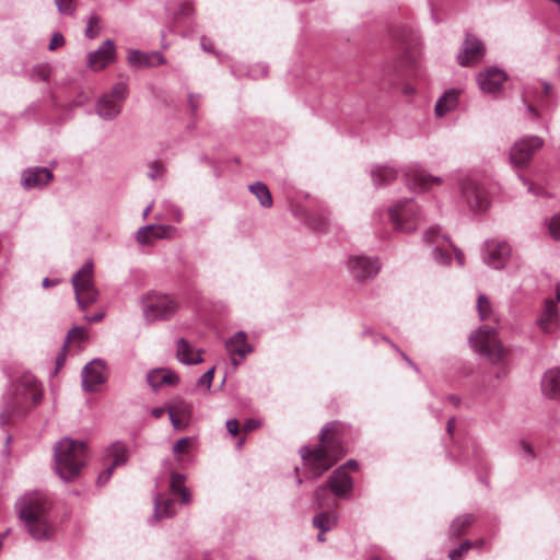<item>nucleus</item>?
Masks as SVG:
<instances>
[{
    "label": "nucleus",
    "instance_id": "cd10ccee",
    "mask_svg": "<svg viewBox=\"0 0 560 560\" xmlns=\"http://www.w3.org/2000/svg\"><path fill=\"white\" fill-rule=\"evenodd\" d=\"M540 328L547 332L552 334L560 327V315L556 303L552 300L545 302L544 311L538 319Z\"/></svg>",
    "mask_w": 560,
    "mask_h": 560
},
{
    "label": "nucleus",
    "instance_id": "a211bd4d",
    "mask_svg": "<svg viewBox=\"0 0 560 560\" xmlns=\"http://www.w3.org/2000/svg\"><path fill=\"white\" fill-rule=\"evenodd\" d=\"M326 485L336 498L346 497L353 489V480L346 471V466L335 469Z\"/></svg>",
    "mask_w": 560,
    "mask_h": 560
},
{
    "label": "nucleus",
    "instance_id": "b1692460",
    "mask_svg": "<svg viewBox=\"0 0 560 560\" xmlns=\"http://www.w3.org/2000/svg\"><path fill=\"white\" fill-rule=\"evenodd\" d=\"M406 175L408 185L413 190L425 191L432 185L442 184L441 177L432 176L419 168H411Z\"/></svg>",
    "mask_w": 560,
    "mask_h": 560
},
{
    "label": "nucleus",
    "instance_id": "8fccbe9b",
    "mask_svg": "<svg viewBox=\"0 0 560 560\" xmlns=\"http://www.w3.org/2000/svg\"><path fill=\"white\" fill-rule=\"evenodd\" d=\"M61 14L72 15L75 11V0H54Z\"/></svg>",
    "mask_w": 560,
    "mask_h": 560
},
{
    "label": "nucleus",
    "instance_id": "5fc2aeb1",
    "mask_svg": "<svg viewBox=\"0 0 560 560\" xmlns=\"http://www.w3.org/2000/svg\"><path fill=\"white\" fill-rule=\"evenodd\" d=\"M268 73V67L265 63H257L248 70V75L254 79L266 77Z\"/></svg>",
    "mask_w": 560,
    "mask_h": 560
},
{
    "label": "nucleus",
    "instance_id": "e2e57ef3",
    "mask_svg": "<svg viewBox=\"0 0 560 560\" xmlns=\"http://www.w3.org/2000/svg\"><path fill=\"white\" fill-rule=\"evenodd\" d=\"M260 427V421L257 419H247L243 424V431L245 433L252 432Z\"/></svg>",
    "mask_w": 560,
    "mask_h": 560
},
{
    "label": "nucleus",
    "instance_id": "338daca9",
    "mask_svg": "<svg viewBox=\"0 0 560 560\" xmlns=\"http://www.w3.org/2000/svg\"><path fill=\"white\" fill-rule=\"evenodd\" d=\"M518 177L524 185H528V188H527L528 192L536 195V196L542 195V192H544L542 188L536 187L534 184L528 183V180L525 177H523L522 175H520Z\"/></svg>",
    "mask_w": 560,
    "mask_h": 560
},
{
    "label": "nucleus",
    "instance_id": "7c9ffc66",
    "mask_svg": "<svg viewBox=\"0 0 560 560\" xmlns=\"http://www.w3.org/2000/svg\"><path fill=\"white\" fill-rule=\"evenodd\" d=\"M475 521L476 516L474 514L457 516L450 525L448 537L453 539L460 537L475 523Z\"/></svg>",
    "mask_w": 560,
    "mask_h": 560
},
{
    "label": "nucleus",
    "instance_id": "13d9d810",
    "mask_svg": "<svg viewBox=\"0 0 560 560\" xmlns=\"http://www.w3.org/2000/svg\"><path fill=\"white\" fill-rule=\"evenodd\" d=\"M188 104L194 117L197 116V110L201 104V95L200 94H188Z\"/></svg>",
    "mask_w": 560,
    "mask_h": 560
},
{
    "label": "nucleus",
    "instance_id": "c03bdc74",
    "mask_svg": "<svg viewBox=\"0 0 560 560\" xmlns=\"http://www.w3.org/2000/svg\"><path fill=\"white\" fill-rule=\"evenodd\" d=\"M164 208H165L166 214L168 215V218L171 220H173L176 223H180L183 221L184 213H183V210L180 207H178L177 205H175L171 201H165Z\"/></svg>",
    "mask_w": 560,
    "mask_h": 560
},
{
    "label": "nucleus",
    "instance_id": "dca6fc26",
    "mask_svg": "<svg viewBox=\"0 0 560 560\" xmlns=\"http://www.w3.org/2000/svg\"><path fill=\"white\" fill-rule=\"evenodd\" d=\"M224 346L234 366H237L247 354L254 351L253 347L247 342V335L242 330L226 339Z\"/></svg>",
    "mask_w": 560,
    "mask_h": 560
},
{
    "label": "nucleus",
    "instance_id": "6e6d98bb",
    "mask_svg": "<svg viewBox=\"0 0 560 560\" xmlns=\"http://www.w3.org/2000/svg\"><path fill=\"white\" fill-rule=\"evenodd\" d=\"M190 442H191V438L179 439L173 446L174 454L179 455V454L186 453Z\"/></svg>",
    "mask_w": 560,
    "mask_h": 560
},
{
    "label": "nucleus",
    "instance_id": "3c124183",
    "mask_svg": "<svg viewBox=\"0 0 560 560\" xmlns=\"http://www.w3.org/2000/svg\"><path fill=\"white\" fill-rule=\"evenodd\" d=\"M548 230L555 241H560V212L550 219Z\"/></svg>",
    "mask_w": 560,
    "mask_h": 560
},
{
    "label": "nucleus",
    "instance_id": "20e7f679",
    "mask_svg": "<svg viewBox=\"0 0 560 560\" xmlns=\"http://www.w3.org/2000/svg\"><path fill=\"white\" fill-rule=\"evenodd\" d=\"M86 462V445L71 439H62L55 446V465L59 477L72 481Z\"/></svg>",
    "mask_w": 560,
    "mask_h": 560
},
{
    "label": "nucleus",
    "instance_id": "4c0bfd02",
    "mask_svg": "<svg viewBox=\"0 0 560 560\" xmlns=\"http://www.w3.org/2000/svg\"><path fill=\"white\" fill-rule=\"evenodd\" d=\"M167 12L172 15V24H176L182 19H188L194 14V7L189 2L175 5L174 10L167 8Z\"/></svg>",
    "mask_w": 560,
    "mask_h": 560
},
{
    "label": "nucleus",
    "instance_id": "4468645a",
    "mask_svg": "<svg viewBox=\"0 0 560 560\" xmlns=\"http://www.w3.org/2000/svg\"><path fill=\"white\" fill-rule=\"evenodd\" d=\"M82 388L84 392H96L105 377V363L101 359H94L84 365L82 373Z\"/></svg>",
    "mask_w": 560,
    "mask_h": 560
},
{
    "label": "nucleus",
    "instance_id": "49530a36",
    "mask_svg": "<svg viewBox=\"0 0 560 560\" xmlns=\"http://www.w3.org/2000/svg\"><path fill=\"white\" fill-rule=\"evenodd\" d=\"M128 94V86L125 82H117L113 85L110 93L108 94L112 96L113 100L121 102L127 97Z\"/></svg>",
    "mask_w": 560,
    "mask_h": 560
},
{
    "label": "nucleus",
    "instance_id": "603ef678",
    "mask_svg": "<svg viewBox=\"0 0 560 560\" xmlns=\"http://www.w3.org/2000/svg\"><path fill=\"white\" fill-rule=\"evenodd\" d=\"M327 489H329V488L325 483V485L318 487L314 491L313 499H314V503L317 505L318 509H323V508H325L327 505L326 504V498H325Z\"/></svg>",
    "mask_w": 560,
    "mask_h": 560
},
{
    "label": "nucleus",
    "instance_id": "1a4fd4ad",
    "mask_svg": "<svg viewBox=\"0 0 560 560\" xmlns=\"http://www.w3.org/2000/svg\"><path fill=\"white\" fill-rule=\"evenodd\" d=\"M544 140L538 136H524L520 138L510 151V161L514 167L528 165L533 156L544 147Z\"/></svg>",
    "mask_w": 560,
    "mask_h": 560
},
{
    "label": "nucleus",
    "instance_id": "a878e982",
    "mask_svg": "<svg viewBox=\"0 0 560 560\" xmlns=\"http://www.w3.org/2000/svg\"><path fill=\"white\" fill-rule=\"evenodd\" d=\"M542 395L552 400H560V369L553 368L545 372L540 383Z\"/></svg>",
    "mask_w": 560,
    "mask_h": 560
},
{
    "label": "nucleus",
    "instance_id": "c9c22d12",
    "mask_svg": "<svg viewBox=\"0 0 560 560\" xmlns=\"http://www.w3.org/2000/svg\"><path fill=\"white\" fill-rule=\"evenodd\" d=\"M248 189L256 196L261 207L270 208L272 206V197L266 184L256 182L249 185Z\"/></svg>",
    "mask_w": 560,
    "mask_h": 560
},
{
    "label": "nucleus",
    "instance_id": "79ce46f5",
    "mask_svg": "<svg viewBox=\"0 0 560 560\" xmlns=\"http://www.w3.org/2000/svg\"><path fill=\"white\" fill-rule=\"evenodd\" d=\"M50 69L47 65H37L31 71V79L35 82H45L49 79Z\"/></svg>",
    "mask_w": 560,
    "mask_h": 560
},
{
    "label": "nucleus",
    "instance_id": "69168bd1",
    "mask_svg": "<svg viewBox=\"0 0 560 560\" xmlns=\"http://www.w3.org/2000/svg\"><path fill=\"white\" fill-rule=\"evenodd\" d=\"M170 420H171L174 429L184 430L187 427L189 419H186L183 417H176V418H170Z\"/></svg>",
    "mask_w": 560,
    "mask_h": 560
},
{
    "label": "nucleus",
    "instance_id": "774afa93",
    "mask_svg": "<svg viewBox=\"0 0 560 560\" xmlns=\"http://www.w3.org/2000/svg\"><path fill=\"white\" fill-rule=\"evenodd\" d=\"M176 494L180 497V501L183 504L190 503L191 495L188 488L180 489V491H178Z\"/></svg>",
    "mask_w": 560,
    "mask_h": 560
},
{
    "label": "nucleus",
    "instance_id": "680f3d73",
    "mask_svg": "<svg viewBox=\"0 0 560 560\" xmlns=\"http://www.w3.org/2000/svg\"><path fill=\"white\" fill-rule=\"evenodd\" d=\"M65 45V37L61 33H55L50 39L48 49L49 50H56L57 48Z\"/></svg>",
    "mask_w": 560,
    "mask_h": 560
},
{
    "label": "nucleus",
    "instance_id": "e433bc0d",
    "mask_svg": "<svg viewBox=\"0 0 560 560\" xmlns=\"http://www.w3.org/2000/svg\"><path fill=\"white\" fill-rule=\"evenodd\" d=\"M167 412L170 418L183 417L189 419L191 413V407L185 400L180 398H175L170 402Z\"/></svg>",
    "mask_w": 560,
    "mask_h": 560
},
{
    "label": "nucleus",
    "instance_id": "9d476101",
    "mask_svg": "<svg viewBox=\"0 0 560 560\" xmlns=\"http://www.w3.org/2000/svg\"><path fill=\"white\" fill-rule=\"evenodd\" d=\"M393 36L405 49L404 62L406 66L416 68L420 55L421 42L417 32L408 26L402 25L394 30Z\"/></svg>",
    "mask_w": 560,
    "mask_h": 560
},
{
    "label": "nucleus",
    "instance_id": "864d4df0",
    "mask_svg": "<svg viewBox=\"0 0 560 560\" xmlns=\"http://www.w3.org/2000/svg\"><path fill=\"white\" fill-rule=\"evenodd\" d=\"M520 455L526 460H533L535 458V452L530 443L525 440H521L518 443Z\"/></svg>",
    "mask_w": 560,
    "mask_h": 560
},
{
    "label": "nucleus",
    "instance_id": "423d86ee",
    "mask_svg": "<svg viewBox=\"0 0 560 560\" xmlns=\"http://www.w3.org/2000/svg\"><path fill=\"white\" fill-rule=\"evenodd\" d=\"M389 219L395 230L402 233L413 232L421 220V211L412 199H402L388 209Z\"/></svg>",
    "mask_w": 560,
    "mask_h": 560
},
{
    "label": "nucleus",
    "instance_id": "393cba45",
    "mask_svg": "<svg viewBox=\"0 0 560 560\" xmlns=\"http://www.w3.org/2000/svg\"><path fill=\"white\" fill-rule=\"evenodd\" d=\"M460 89L452 88L446 90L435 103L434 114L436 117L442 118L448 113L455 110L459 104Z\"/></svg>",
    "mask_w": 560,
    "mask_h": 560
},
{
    "label": "nucleus",
    "instance_id": "a19ab883",
    "mask_svg": "<svg viewBox=\"0 0 560 560\" xmlns=\"http://www.w3.org/2000/svg\"><path fill=\"white\" fill-rule=\"evenodd\" d=\"M154 237L159 240H171L177 234L176 228L167 224L155 225L154 224Z\"/></svg>",
    "mask_w": 560,
    "mask_h": 560
},
{
    "label": "nucleus",
    "instance_id": "aec40b11",
    "mask_svg": "<svg viewBox=\"0 0 560 560\" xmlns=\"http://www.w3.org/2000/svg\"><path fill=\"white\" fill-rule=\"evenodd\" d=\"M514 89L513 80L502 69L492 66V101L511 96Z\"/></svg>",
    "mask_w": 560,
    "mask_h": 560
},
{
    "label": "nucleus",
    "instance_id": "09e8293b",
    "mask_svg": "<svg viewBox=\"0 0 560 560\" xmlns=\"http://www.w3.org/2000/svg\"><path fill=\"white\" fill-rule=\"evenodd\" d=\"M472 544L470 540L463 541L457 548H454L448 552L450 560H462L463 555L471 548Z\"/></svg>",
    "mask_w": 560,
    "mask_h": 560
},
{
    "label": "nucleus",
    "instance_id": "f704fd0d",
    "mask_svg": "<svg viewBox=\"0 0 560 560\" xmlns=\"http://www.w3.org/2000/svg\"><path fill=\"white\" fill-rule=\"evenodd\" d=\"M335 513L320 512L313 517V525L322 533L331 530L337 525Z\"/></svg>",
    "mask_w": 560,
    "mask_h": 560
},
{
    "label": "nucleus",
    "instance_id": "f257e3e1",
    "mask_svg": "<svg viewBox=\"0 0 560 560\" xmlns=\"http://www.w3.org/2000/svg\"><path fill=\"white\" fill-rule=\"evenodd\" d=\"M337 429V423H327L319 432L317 445L300 448L304 468L312 479L320 477L346 455L347 450Z\"/></svg>",
    "mask_w": 560,
    "mask_h": 560
},
{
    "label": "nucleus",
    "instance_id": "5701e85b",
    "mask_svg": "<svg viewBox=\"0 0 560 560\" xmlns=\"http://www.w3.org/2000/svg\"><path fill=\"white\" fill-rule=\"evenodd\" d=\"M469 345L475 353L490 359V326L483 325L469 336Z\"/></svg>",
    "mask_w": 560,
    "mask_h": 560
},
{
    "label": "nucleus",
    "instance_id": "bf43d9fd",
    "mask_svg": "<svg viewBox=\"0 0 560 560\" xmlns=\"http://www.w3.org/2000/svg\"><path fill=\"white\" fill-rule=\"evenodd\" d=\"M213 373H214V368H211L210 370H208L207 372H205L198 380V385L199 386H205L206 389H210L211 387V384H212V381H213Z\"/></svg>",
    "mask_w": 560,
    "mask_h": 560
},
{
    "label": "nucleus",
    "instance_id": "f8f14e48",
    "mask_svg": "<svg viewBox=\"0 0 560 560\" xmlns=\"http://www.w3.org/2000/svg\"><path fill=\"white\" fill-rule=\"evenodd\" d=\"M348 269L354 280L365 282L380 272L381 262L377 257L357 255L349 258Z\"/></svg>",
    "mask_w": 560,
    "mask_h": 560
},
{
    "label": "nucleus",
    "instance_id": "0e129e2a",
    "mask_svg": "<svg viewBox=\"0 0 560 560\" xmlns=\"http://www.w3.org/2000/svg\"><path fill=\"white\" fill-rule=\"evenodd\" d=\"M226 430L232 435H237L240 432V423L236 419H230L225 423Z\"/></svg>",
    "mask_w": 560,
    "mask_h": 560
},
{
    "label": "nucleus",
    "instance_id": "de8ad7c7",
    "mask_svg": "<svg viewBox=\"0 0 560 560\" xmlns=\"http://www.w3.org/2000/svg\"><path fill=\"white\" fill-rule=\"evenodd\" d=\"M186 481V476L176 471H173L171 474V481H170V488L171 491L176 494L180 489L186 488L184 486Z\"/></svg>",
    "mask_w": 560,
    "mask_h": 560
},
{
    "label": "nucleus",
    "instance_id": "052dcab7",
    "mask_svg": "<svg viewBox=\"0 0 560 560\" xmlns=\"http://www.w3.org/2000/svg\"><path fill=\"white\" fill-rule=\"evenodd\" d=\"M86 331L82 327H73L69 330L67 335V340H83L85 338Z\"/></svg>",
    "mask_w": 560,
    "mask_h": 560
},
{
    "label": "nucleus",
    "instance_id": "bb28decb",
    "mask_svg": "<svg viewBox=\"0 0 560 560\" xmlns=\"http://www.w3.org/2000/svg\"><path fill=\"white\" fill-rule=\"evenodd\" d=\"M129 452L127 446L121 442H114L106 450V457L110 463L103 471L112 477L116 467L126 464Z\"/></svg>",
    "mask_w": 560,
    "mask_h": 560
},
{
    "label": "nucleus",
    "instance_id": "4d7b16f0",
    "mask_svg": "<svg viewBox=\"0 0 560 560\" xmlns=\"http://www.w3.org/2000/svg\"><path fill=\"white\" fill-rule=\"evenodd\" d=\"M489 305L488 296L485 294H480L478 296V303L477 308L479 312V316L481 320H485L487 318V306Z\"/></svg>",
    "mask_w": 560,
    "mask_h": 560
},
{
    "label": "nucleus",
    "instance_id": "f03ea898",
    "mask_svg": "<svg viewBox=\"0 0 560 560\" xmlns=\"http://www.w3.org/2000/svg\"><path fill=\"white\" fill-rule=\"evenodd\" d=\"M43 398V388L34 375L23 373L3 394L0 427L23 419Z\"/></svg>",
    "mask_w": 560,
    "mask_h": 560
},
{
    "label": "nucleus",
    "instance_id": "39448f33",
    "mask_svg": "<svg viewBox=\"0 0 560 560\" xmlns=\"http://www.w3.org/2000/svg\"><path fill=\"white\" fill-rule=\"evenodd\" d=\"M72 285L74 289L75 300L80 310L96 302L98 291L93 280V262L86 261L72 277Z\"/></svg>",
    "mask_w": 560,
    "mask_h": 560
},
{
    "label": "nucleus",
    "instance_id": "0eeeda50",
    "mask_svg": "<svg viewBox=\"0 0 560 560\" xmlns=\"http://www.w3.org/2000/svg\"><path fill=\"white\" fill-rule=\"evenodd\" d=\"M176 308V302L165 294L150 293L142 299V313L148 323L168 319Z\"/></svg>",
    "mask_w": 560,
    "mask_h": 560
},
{
    "label": "nucleus",
    "instance_id": "f3484780",
    "mask_svg": "<svg viewBox=\"0 0 560 560\" xmlns=\"http://www.w3.org/2000/svg\"><path fill=\"white\" fill-rule=\"evenodd\" d=\"M492 377L498 380L509 373L510 351L492 336Z\"/></svg>",
    "mask_w": 560,
    "mask_h": 560
},
{
    "label": "nucleus",
    "instance_id": "c756f323",
    "mask_svg": "<svg viewBox=\"0 0 560 560\" xmlns=\"http://www.w3.org/2000/svg\"><path fill=\"white\" fill-rule=\"evenodd\" d=\"M176 357L183 364L190 365L202 362L201 351L195 352L192 346L185 338L177 340Z\"/></svg>",
    "mask_w": 560,
    "mask_h": 560
},
{
    "label": "nucleus",
    "instance_id": "2eb2a0df",
    "mask_svg": "<svg viewBox=\"0 0 560 560\" xmlns=\"http://www.w3.org/2000/svg\"><path fill=\"white\" fill-rule=\"evenodd\" d=\"M115 43L112 39H106L96 50L88 54V67L93 71H100L115 59Z\"/></svg>",
    "mask_w": 560,
    "mask_h": 560
},
{
    "label": "nucleus",
    "instance_id": "37998d69",
    "mask_svg": "<svg viewBox=\"0 0 560 560\" xmlns=\"http://www.w3.org/2000/svg\"><path fill=\"white\" fill-rule=\"evenodd\" d=\"M478 88L485 94L490 93V67L482 69L476 78Z\"/></svg>",
    "mask_w": 560,
    "mask_h": 560
},
{
    "label": "nucleus",
    "instance_id": "2f4dec72",
    "mask_svg": "<svg viewBox=\"0 0 560 560\" xmlns=\"http://www.w3.org/2000/svg\"><path fill=\"white\" fill-rule=\"evenodd\" d=\"M175 514V502L173 499L158 494L154 500V514L155 520L171 517Z\"/></svg>",
    "mask_w": 560,
    "mask_h": 560
},
{
    "label": "nucleus",
    "instance_id": "6e6552de",
    "mask_svg": "<svg viewBox=\"0 0 560 560\" xmlns=\"http://www.w3.org/2000/svg\"><path fill=\"white\" fill-rule=\"evenodd\" d=\"M423 240L427 244H434V248L432 250V256L434 260L442 265H450L451 264V257L447 254L445 249L441 247L443 243H446L450 247L453 248L455 254V260L458 264V266H464V253L455 247L453 244H451L450 238L442 234L440 229L438 226H432L429 230L424 232Z\"/></svg>",
    "mask_w": 560,
    "mask_h": 560
},
{
    "label": "nucleus",
    "instance_id": "72a5a7b5",
    "mask_svg": "<svg viewBox=\"0 0 560 560\" xmlns=\"http://www.w3.org/2000/svg\"><path fill=\"white\" fill-rule=\"evenodd\" d=\"M371 176L376 187L387 185L397 177V170L388 165L375 166L371 170Z\"/></svg>",
    "mask_w": 560,
    "mask_h": 560
},
{
    "label": "nucleus",
    "instance_id": "c85d7f7f",
    "mask_svg": "<svg viewBox=\"0 0 560 560\" xmlns=\"http://www.w3.org/2000/svg\"><path fill=\"white\" fill-rule=\"evenodd\" d=\"M95 110L102 119L113 120L120 114L121 104L105 94L96 102Z\"/></svg>",
    "mask_w": 560,
    "mask_h": 560
},
{
    "label": "nucleus",
    "instance_id": "a18cd8bd",
    "mask_svg": "<svg viewBox=\"0 0 560 560\" xmlns=\"http://www.w3.org/2000/svg\"><path fill=\"white\" fill-rule=\"evenodd\" d=\"M101 20L97 15H92L88 20V25L85 28V36L90 39H93L98 36L101 32L100 26Z\"/></svg>",
    "mask_w": 560,
    "mask_h": 560
},
{
    "label": "nucleus",
    "instance_id": "7ed1b4c3",
    "mask_svg": "<svg viewBox=\"0 0 560 560\" xmlns=\"http://www.w3.org/2000/svg\"><path fill=\"white\" fill-rule=\"evenodd\" d=\"M18 515L30 536L36 541H48L56 533L50 502L40 491L27 492L15 503Z\"/></svg>",
    "mask_w": 560,
    "mask_h": 560
},
{
    "label": "nucleus",
    "instance_id": "4be33fe9",
    "mask_svg": "<svg viewBox=\"0 0 560 560\" xmlns=\"http://www.w3.org/2000/svg\"><path fill=\"white\" fill-rule=\"evenodd\" d=\"M127 60L133 68H151L166 62L164 56L159 51L144 52L138 49L130 50Z\"/></svg>",
    "mask_w": 560,
    "mask_h": 560
},
{
    "label": "nucleus",
    "instance_id": "6ab92c4d",
    "mask_svg": "<svg viewBox=\"0 0 560 560\" xmlns=\"http://www.w3.org/2000/svg\"><path fill=\"white\" fill-rule=\"evenodd\" d=\"M147 382L152 390L156 392L164 386H176L179 383V377L167 368H156L148 372Z\"/></svg>",
    "mask_w": 560,
    "mask_h": 560
},
{
    "label": "nucleus",
    "instance_id": "473e14b6",
    "mask_svg": "<svg viewBox=\"0 0 560 560\" xmlns=\"http://www.w3.org/2000/svg\"><path fill=\"white\" fill-rule=\"evenodd\" d=\"M510 258L511 246L505 241H499L492 246V268H504Z\"/></svg>",
    "mask_w": 560,
    "mask_h": 560
},
{
    "label": "nucleus",
    "instance_id": "412c9836",
    "mask_svg": "<svg viewBox=\"0 0 560 560\" xmlns=\"http://www.w3.org/2000/svg\"><path fill=\"white\" fill-rule=\"evenodd\" d=\"M52 179V173L47 167H28L22 173V185L25 189L46 186Z\"/></svg>",
    "mask_w": 560,
    "mask_h": 560
},
{
    "label": "nucleus",
    "instance_id": "58836bf2",
    "mask_svg": "<svg viewBox=\"0 0 560 560\" xmlns=\"http://www.w3.org/2000/svg\"><path fill=\"white\" fill-rule=\"evenodd\" d=\"M154 231H155L154 224H148V225L141 226L136 233L137 242L141 245L151 244L154 240H156L154 237Z\"/></svg>",
    "mask_w": 560,
    "mask_h": 560
},
{
    "label": "nucleus",
    "instance_id": "ea45409f",
    "mask_svg": "<svg viewBox=\"0 0 560 560\" xmlns=\"http://www.w3.org/2000/svg\"><path fill=\"white\" fill-rule=\"evenodd\" d=\"M149 172L148 177L151 180H156L159 178H162L166 172L165 165L158 160L151 161L148 163Z\"/></svg>",
    "mask_w": 560,
    "mask_h": 560
},
{
    "label": "nucleus",
    "instance_id": "ddd939ff",
    "mask_svg": "<svg viewBox=\"0 0 560 560\" xmlns=\"http://www.w3.org/2000/svg\"><path fill=\"white\" fill-rule=\"evenodd\" d=\"M485 55L486 45L475 35L467 33L456 59L462 67H472L479 63Z\"/></svg>",
    "mask_w": 560,
    "mask_h": 560
},
{
    "label": "nucleus",
    "instance_id": "9b49d317",
    "mask_svg": "<svg viewBox=\"0 0 560 560\" xmlns=\"http://www.w3.org/2000/svg\"><path fill=\"white\" fill-rule=\"evenodd\" d=\"M462 195L474 213H480L488 209L487 191L480 187L476 178L467 177L460 183Z\"/></svg>",
    "mask_w": 560,
    "mask_h": 560
}]
</instances>
